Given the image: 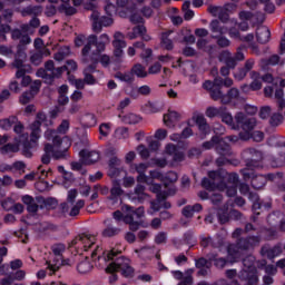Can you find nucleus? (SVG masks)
<instances>
[{"mask_svg":"<svg viewBox=\"0 0 285 285\" xmlns=\"http://www.w3.org/2000/svg\"><path fill=\"white\" fill-rule=\"evenodd\" d=\"M69 129H70V122H68V120H63L58 127V131L52 130L53 132H56V135L60 139V147H61V136L59 135H66Z\"/></svg>","mask_w":285,"mask_h":285,"instance_id":"obj_44","label":"nucleus"},{"mask_svg":"<svg viewBox=\"0 0 285 285\" xmlns=\"http://www.w3.org/2000/svg\"><path fill=\"white\" fill-rule=\"evenodd\" d=\"M112 130V125L110 122H104L99 126V134L101 137H108Z\"/></svg>","mask_w":285,"mask_h":285,"instance_id":"obj_50","label":"nucleus"},{"mask_svg":"<svg viewBox=\"0 0 285 285\" xmlns=\"http://www.w3.org/2000/svg\"><path fill=\"white\" fill-rule=\"evenodd\" d=\"M78 272L85 275L86 273H90L92 271V264L90 261L85 259L78 264Z\"/></svg>","mask_w":285,"mask_h":285,"instance_id":"obj_42","label":"nucleus"},{"mask_svg":"<svg viewBox=\"0 0 285 285\" xmlns=\"http://www.w3.org/2000/svg\"><path fill=\"white\" fill-rule=\"evenodd\" d=\"M177 179H178L177 173L169 171L168 174H166V176L160 174V178L154 179V184H156V181H164L165 188H167L168 184H175V181H177Z\"/></svg>","mask_w":285,"mask_h":285,"instance_id":"obj_26","label":"nucleus"},{"mask_svg":"<svg viewBox=\"0 0 285 285\" xmlns=\"http://www.w3.org/2000/svg\"><path fill=\"white\" fill-rule=\"evenodd\" d=\"M199 210H202V205L196 204L194 206H186L183 209V215L185 217H193V215H195V213H199Z\"/></svg>","mask_w":285,"mask_h":285,"instance_id":"obj_41","label":"nucleus"},{"mask_svg":"<svg viewBox=\"0 0 285 285\" xmlns=\"http://www.w3.org/2000/svg\"><path fill=\"white\" fill-rule=\"evenodd\" d=\"M97 41V37L96 36H89L86 38V36H78L75 39V45L77 46V48H81V46H85L82 48V61L83 63H88V55L90 52V49L92 48V46H95Z\"/></svg>","mask_w":285,"mask_h":285,"instance_id":"obj_12","label":"nucleus"},{"mask_svg":"<svg viewBox=\"0 0 285 285\" xmlns=\"http://www.w3.org/2000/svg\"><path fill=\"white\" fill-rule=\"evenodd\" d=\"M203 88H205V90H210L212 91V97L213 99H220L222 98V91H216L215 89L217 88L215 82L207 80L204 82Z\"/></svg>","mask_w":285,"mask_h":285,"instance_id":"obj_31","label":"nucleus"},{"mask_svg":"<svg viewBox=\"0 0 285 285\" xmlns=\"http://www.w3.org/2000/svg\"><path fill=\"white\" fill-rule=\"evenodd\" d=\"M90 59H91L94 66L96 63L100 62L101 66H104L106 68L110 63V56H108V55H101L99 58H97V55L94 53L90 56Z\"/></svg>","mask_w":285,"mask_h":285,"instance_id":"obj_35","label":"nucleus"},{"mask_svg":"<svg viewBox=\"0 0 285 285\" xmlns=\"http://www.w3.org/2000/svg\"><path fill=\"white\" fill-rule=\"evenodd\" d=\"M48 2L57 6L58 10L65 14H75L77 12V9L70 6V0H48Z\"/></svg>","mask_w":285,"mask_h":285,"instance_id":"obj_17","label":"nucleus"},{"mask_svg":"<svg viewBox=\"0 0 285 285\" xmlns=\"http://www.w3.org/2000/svg\"><path fill=\"white\" fill-rule=\"evenodd\" d=\"M32 99H35V94L24 92L20 96V104H22V105L30 104V101H32Z\"/></svg>","mask_w":285,"mask_h":285,"instance_id":"obj_61","label":"nucleus"},{"mask_svg":"<svg viewBox=\"0 0 285 285\" xmlns=\"http://www.w3.org/2000/svg\"><path fill=\"white\" fill-rule=\"evenodd\" d=\"M202 246H204V248H207V246H214L215 248H219V240L206 237L202 239Z\"/></svg>","mask_w":285,"mask_h":285,"instance_id":"obj_58","label":"nucleus"},{"mask_svg":"<svg viewBox=\"0 0 285 285\" xmlns=\"http://www.w3.org/2000/svg\"><path fill=\"white\" fill-rule=\"evenodd\" d=\"M164 157L163 159L154 160L151 164L154 166H159L160 168H164L165 166H168V163L171 161V165L175 166V164H179V161H184V153L179 151L177 147L173 144H168L165 147L164 150Z\"/></svg>","mask_w":285,"mask_h":285,"instance_id":"obj_6","label":"nucleus"},{"mask_svg":"<svg viewBox=\"0 0 285 285\" xmlns=\"http://www.w3.org/2000/svg\"><path fill=\"white\" fill-rule=\"evenodd\" d=\"M146 32V27L144 26H138L136 28L132 29V32H129L127 35L128 39L132 40V39H137V37L144 35Z\"/></svg>","mask_w":285,"mask_h":285,"instance_id":"obj_48","label":"nucleus"},{"mask_svg":"<svg viewBox=\"0 0 285 285\" xmlns=\"http://www.w3.org/2000/svg\"><path fill=\"white\" fill-rule=\"evenodd\" d=\"M130 170L131 173H138L137 181L139 184H147V186H149V190L157 195V203H151V215L153 213H157V210H159V204L163 202V199H166V197L170 195H175V190H161V185L155 183V179H161V173L154 170L150 171L149 176L144 175L146 170H148V164L140 163L131 165Z\"/></svg>","mask_w":285,"mask_h":285,"instance_id":"obj_1","label":"nucleus"},{"mask_svg":"<svg viewBox=\"0 0 285 285\" xmlns=\"http://www.w3.org/2000/svg\"><path fill=\"white\" fill-rule=\"evenodd\" d=\"M170 32H167L161 36V46L165 50H173V40L168 38Z\"/></svg>","mask_w":285,"mask_h":285,"instance_id":"obj_55","label":"nucleus"},{"mask_svg":"<svg viewBox=\"0 0 285 285\" xmlns=\"http://www.w3.org/2000/svg\"><path fill=\"white\" fill-rule=\"evenodd\" d=\"M202 184L204 188H207V190H210V191L209 194H206L205 191H200L199 197H202V199H208V197H210L212 202L214 204H217L222 199V195L219 193L224 190V184H220L215 187V185L212 184L208 178H204Z\"/></svg>","mask_w":285,"mask_h":285,"instance_id":"obj_9","label":"nucleus"},{"mask_svg":"<svg viewBox=\"0 0 285 285\" xmlns=\"http://www.w3.org/2000/svg\"><path fill=\"white\" fill-rule=\"evenodd\" d=\"M120 119H121L122 124H129V125H135V124L141 122V116H139L137 114H132V112L120 116Z\"/></svg>","mask_w":285,"mask_h":285,"instance_id":"obj_28","label":"nucleus"},{"mask_svg":"<svg viewBox=\"0 0 285 285\" xmlns=\"http://www.w3.org/2000/svg\"><path fill=\"white\" fill-rule=\"evenodd\" d=\"M188 8H190V2H184L183 10L185 12L184 17H185L186 21H190V19H193V17H195V12H193V10H190Z\"/></svg>","mask_w":285,"mask_h":285,"instance_id":"obj_59","label":"nucleus"},{"mask_svg":"<svg viewBox=\"0 0 285 285\" xmlns=\"http://www.w3.org/2000/svg\"><path fill=\"white\" fill-rule=\"evenodd\" d=\"M108 43H110V37H108L106 33H102L98 40L96 38V43H94V46H96L97 52H104Z\"/></svg>","mask_w":285,"mask_h":285,"instance_id":"obj_24","label":"nucleus"},{"mask_svg":"<svg viewBox=\"0 0 285 285\" xmlns=\"http://www.w3.org/2000/svg\"><path fill=\"white\" fill-rule=\"evenodd\" d=\"M41 124H45V126H52V120H47L46 114L39 112L37 115V120L30 126V140H28V135L19 136V140L16 145H6L0 148V153L2 155H11V153H19V148H21V146L24 151L30 150V148H33L35 144L39 141V137H41Z\"/></svg>","mask_w":285,"mask_h":285,"instance_id":"obj_2","label":"nucleus"},{"mask_svg":"<svg viewBox=\"0 0 285 285\" xmlns=\"http://www.w3.org/2000/svg\"><path fill=\"white\" fill-rule=\"evenodd\" d=\"M240 193L243 195H248V198L252 199V202H257L258 197L253 194V193H248V185H240Z\"/></svg>","mask_w":285,"mask_h":285,"instance_id":"obj_60","label":"nucleus"},{"mask_svg":"<svg viewBox=\"0 0 285 285\" xmlns=\"http://www.w3.org/2000/svg\"><path fill=\"white\" fill-rule=\"evenodd\" d=\"M119 164V158L114 157L111 158L110 163H109V171L108 175L109 177H117V175L119 174V169L115 168V166H117Z\"/></svg>","mask_w":285,"mask_h":285,"instance_id":"obj_46","label":"nucleus"},{"mask_svg":"<svg viewBox=\"0 0 285 285\" xmlns=\"http://www.w3.org/2000/svg\"><path fill=\"white\" fill-rule=\"evenodd\" d=\"M163 121L167 128H175V124L179 121V114L177 111L169 110L164 115Z\"/></svg>","mask_w":285,"mask_h":285,"instance_id":"obj_20","label":"nucleus"},{"mask_svg":"<svg viewBox=\"0 0 285 285\" xmlns=\"http://www.w3.org/2000/svg\"><path fill=\"white\" fill-rule=\"evenodd\" d=\"M154 137L158 141H164V139H166V137H168V131L166 129H158V130H156Z\"/></svg>","mask_w":285,"mask_h":285,"instance_id":"obj_63","label":"nucleus"},{"mask_svg":"<svg viewBox=\"0 0 285 285\" xmlns=\"http://www.w3.org/2000/svg\"><path fill=\"white\" fill-rule=\"evenodd\" d=\"M83 122L87 128H92V126H97V117L94 114H87L83 117Z\"/></svg>","mask_w":285,"mask_h":285,"instance_id":"obj_53","label":"nucleus"},{"mask_svg":"<svg viewBox=\"0 0 285 285\" xmlns=\"http://www.w3.org/2000/svg\"><path fill=\"white\" fill-rule=\"evenodd\" d=\"M135 253H138L139 257L148 258V257H153V255H155V249L145 247L141 249H136Z\"/></svg>","mask_w":285,"mask_h":285,"instance_id":"obj_56","label":"nucleus"},{"mask_svg":"<svg viewBox=\"0 0 285 285\" xmlns=\"http://www.w3.org/2000/svg\"><path fill=\"white\" fill-rule=\"evenodd\" d=\"M219 59L220 61H224L226 66H228V68H233L234 66H236V61H244V52L238 50L236 56L233 57L230 56V52L223 51Z\"/></svg>","mask_w":285,"mask_h":285,"instance_id":"obj_16","label":"nucleus"},{"mask_svg":"<svg viewBox=\"0 0 285 285\" xmlns=\"http://www.w3.org/2000/svg\"><path fill=\"white\" fill-rule=\"evenodd\" d=\"M75 244L78 248L82 250H88L97 244V237L90 234H81L79 237L76 238Z\"/></svg>","mask_w":285,"mask_h":285,"instance_id":"obj_13","label":"nucleus"},{"mask_svg":"<svg viewBox=\"0 0 285 285\" xmlns=\"http://www.w3.org/2000/svg\"><path fill=\"white\" fill-rule=\"evenodd\" d=\"M235 121L237 124V128H243V130H253L255 126H257V120L253 117H246L244 114H237L235 116Z\"/></svg>","mask_w":285,"mask_h":285,"instance_id":"obj_15","label":"nucleus"},{"mask_svg":"<svg viewBox=\"0 0 285 285\" xmlns=\"http://www.w3.org/2000/svg\"><path fill=\"white\" fill-rule=\"evenodd\" d=\"M242 250H244V248L237 246V245H230L228 247V262H237V259H239V257H242Z\"/></svg>","mask_w":285,"mask_h":285,"instance_id":"obj_23","label":"nucleus"},{"mask_svg":"<svg viewBox=\"0 0 285 285\" xmlns=\"http://www.w3.org/2000/svg\"><path fill=\"white\" fill-rule=\"evenodd\" d=\"M233 183H228V185L226 186L227 188V196L228 197H235V195H237V175H233L232 176Z\"/></svg>","mask_w":285,"mask_h":285,"instance_id":"obj_36","label":"nucleus"},{"mask_svg":"<svg viewBox=\"0 0 285 285\" xmlns=\"http://www.w3.org/2000/svg\"><path fill=\"white\" fill-rule=\"evenodd\" d=\"M52 253L55 257L47 262V268L50 271V273H57L61 266H70V261H63L61 255H63V252L66 250V245L63 244H56L52 246Z\"/></svg>","mask_w":285,"mask_h":285,"instance_id":"obj_7","label":"nucleus"},{"mask_svg":"<svg viewBox=\"0 0 285 285\" xmlns=\"http://www.w3.org/2000/svg\"><path fill=\"white\" fill-rule=\"evenodd\" d=\"M65 70H67V75L70 76V72H75V70H77V62L75 60H68L65 66Z\"/></svg>","mask_w":285,"mask_h":285,"instance_id":"obj_64","label":"nucleus"},{"mask_svg":"<svg viewBox=\"0 0 285 285\" xmlns=\"http://www.w3.org/2000/svg\"><path fill=\"white\" fill-rule=\"evenodd\" d=\"M220 117L224 124H227V126H230L232 128H237L233 125V116L229 112H226V109L220 114Z\"/></svg>","mask_w":285,"mask_h":285,"instance_id":"obj_57","label":"nucleus"},{"mask_svg":"<svg viewBox=\"0 0 285 285\" xmlns=\"http://www.w3.org/2000/svg\"><path fill=\"white\" fill-rule=\"evenodd\" d=\"M145 188L141 185H138L135 189V194L129 196V199H131V202H144V199H146V197H148L146 195V193H144Z\"/></svg>","mask_w":285,"mask_h":285,"instance_id":"obj_29","label":"nucleus"},{"mask_svg":"<svg viewBox=\"0 0 285 285\" xmlns=\"http://www.w3.org/2000/svg\"><path fill=\"white\" fill-rule=\"evenodd\" d=\"M212 12L215 17H218L220 21H226V19H228V7H213Z\"/></svg>","mask_w":285,"mask_h":285,"instance_id":"obj_30","label":"nucleus"},{"mask_svg":"<svg viewBox=\"0 0 285 285\" xmlns=\"http://www.w3.org/2000/svg\"><path fill=\"white\" fill-rule=\"evenodd\" d=\"M118 8H125V10H119L118 14L119 17H122L126 19V17H129V20L131 23H141L144 21V18L135 12V7H132V2H129L128 0H117Z\"/></svg>","mask_w":285,"mask_h":285,"instance_id":"obj_11","label":"nucleus"},{"mask_svg":"<svg viewBox=\"0 0 285 285\" xmlns=\"http://www.w3.org/2000/svg\"><path fill=\"white\" fill-rule=\"evenodd\" d=\"M224 112V108H215V107H209L206 110V117H209L213 119V117H222V114Z\"/></svg>","mask_w":285,"mask_h":285,"instance_id":"obj_51","label":"nucleus"},{"mask_svg":"<svg viewBox=\"0 0 285 285\" xmlns=\"http://www.w3.org/2000/svg\"><path fill=\"white\" fill-rule=\"evenodd\" d=\"M121 195H124V189H121V186L115 184L114 187L111 188V198H110L111 204H115V200L118 197H121Z\"/></svg>","mask_w":285,"mask_h":285,"instance_id":"obj_47","label":"nucleus"},{"mask_svg":"<svg viewBox=\"0 0 285 285\" xmlns=\"http://www.w3.org/2000/svg\"><path fill=\"white\" fill-rule=\"evenodd\" d=\"M95 68L96 66L91 65L85 69V81L89 86L95 85V78L92 77V75H90V72H95Z\"/></svg>","mask_w":285,"mask_h":285,"instance_id":"obj_43","label":"nucleus"},{"mask_svg":"<svg viewBox=\"0 0 285 285\" xmlns=\"http://www.w3.org/2000/svg\"><path fill=\"white\" fill-rule=\"evenodd\" d=\"M126 40H124V33L121 32H116L114 35V40H112V47H114V57L116 59H121L124 57V48H126Z\"/></svg>","mask_w":285,"mask_h":285,"instance_id":"obj_14","label":"nucleus"},{"mask_svg":"<svg viewBox=\"0 0 285 285\" xmlns=\"http://www.w3.org/2000/svg\"><path fill=\"white\" fill-rule=\"evenodd\" d=\"M14 124H17V117L12 116L0 120V128H2V130H10Z\"/></svg>","mask_w":285,"mask_h":285,"instance_id":"obj_39","label":"nucleus"},{"mask_svg":"<svg viewBox=\"0 0 285 285\" xmlns=\"http://www.w3.org/2000/svg\"><path fill=\"white\" fill-rule=\"evenodd\" d=\"M116 79H118L119 81H124L125 83H132V81H135V75L132 73V71L117 72Z\"/></svg>","mask_w":285,"mask_h":285,"instance_id":"obj_33","label":"nucleus"},{"mask_svg":"<svg viewBox=\"0 0 285 285\" xmlns=\"http://www.w3.org/2000/svg\"><path fill=\"white\" fill-rule=\"evenodd\" d=\"M244 99L239 97V90L230 89L226 96L222 97V104H232V106H237L242 104Z\"/></svg>","mask_w":285,"mask_h":285,"instance_id":"obj_18","label":"nucleus"},{"mask_svg":"<svg viewBox=\"0 0 285 285\" xmlns=\"http://www.w3.org/2000/svg\"><path fill=\"white\" fill-rule=\"evenodd\" d=\"M120 229L117 227L108 226L102 230L104 237H115V235H119Z\"/></svg>","mask_w":285,"mask_h":285,"instance_id":"obj_54","label":"nucleus"},{"mask_svg":"<svg viewBox=\"0 0 285 285\" xmlns=\"http://www.w3.org/2000/svg\"><path fill=\"white\" fill-rule=\"evenodd\" d=\"M233 26H237V23L233 20L227 22H219L217 20H213L210 23L213 32H220V35H226V32H229V36L232 38L242 39V36H239V31H237V29H233Z\"/></svg>","mask_w":285,"mask_h":285,"instance_id":"obj_10","label":"nucleus"},{"mask_svg":"<svg viewBox=\"0 0 285 285\" xmlns=\"http://www.w3.org/2000/svg\"><path fill=\"white\" fill-rule=\"evenodd\" d=\"M256 37L259 43H268L271 41V30L268 27H259L256 31Z\"/></svg>","mask_w":285,"mask_h":285,"instance_id":"obj_22","label":"nucleus"},{"mask_svg":"<svg viewBox=\"0 0 285 285\" xmlns=\"http://www.w3.org/2000/svg\"><path fill=\"white\" fill-rule=\"evenodd\" d=\"M262 255L263 257H267L268 259H275V257H278V255H282V247H263L262 248Z\"/></svg>","mask_w":285,"mask_h":285,"instance_id":"obj_25","label":"nucleus"},{"mask_svg":"<svg viewBox=\"0 0 285 285\" xmlns=\"http://www.w3.org/2000/svg\"><path fill=\"white\" fill-rule=\"evenodd\" d=\"M121 210L122 212L116 210L112 214L116 222H125V224H128L130 230H139V228L144 226V223L138 220L141 219L144 215H146L144 207H138L135 209L134 207L124 205Z\"/></svg>","mask_w":285,"mask_h":285,"instance_id":"obj_3","label":"nucleus"},{"mask_svg":"<svg viewBox=\"0 0 285 285\" xmlns=\"http://www.w3.org/2000/svg\"><path fill=\"white\" fill-rule=\"evenodd\" d=\"M12 39H20V42L23 46H28V43H30L31 41L30 37H28L27 35H23L19 29H16L12 31Z\"/></svg>","mask_w":285,"mask_h":285,"instance_id":"obj_38","label":"nucleus"},{"mask_svg":"<svg viewBox=\"0 0 285 285\" xmlns=\"http://www.w3.org/2000/svg\"><path fill=\"white\" fill-rule=\"evenodd\" d=\"M195 122L197 124L200 132H203L204 135H207V132H210V127L206 122V118H204V116H196Z\"/></svg>","mask_w":285,"mask_h":285,"instance_id":"obj_32","label":"nucleus"},{"mask_svg":"<svg viewBox=\"0 0 285 285\" xmlns=\"http://www.w3.org/2000/svg\"><path fill=\"white\" fill-rule=\"evenodd\" d=\"M80 157L83 164H95L99 161V154L95 150L85 149L80 151Z\"/></svg>","mask_w":285,"mask_h":285,"instance_id":"obj_19","label":"nucleus"},{"mask_svg":"<svg viewBox=\"0 0 285 285\" xmlns=\"http://www.w3.org/2000/svg\"><path fill=\"white\" fill-rule=\"evenodd\" d=\"M45 138L47 141H52V145L47 144L45 146V155L41 157L42 164H50V157L55 159H63L66 157V150L70 144L61 148V138L58 137L57 132L52 129H47L45 132Z\"/></svg>","mask_w":285,"mask_h":285,"instance_id":"obj_4","label":"nucleus"},{"mask_svg":"<svg viewBox=\"0 0 285 285\" xmlns=\"http://www.w3.org/2000/svg\"><path fill=\"white\" fill-rule=\"evenodd\" d=\"M117 272H120L124 277H132V273H135V271L130 266V259L125 257L117 258L116 262L110 263L106 268V273Z\"/></svg>","mask_w":285,"mask_h":285,"instance_id":"obj_8","label":"nucleus"},{"mask_svg":"<svg viewBox=\"0 0 285 285\" xmlns=\"http://www.w3.org/2000/svg\"><path fill=\"white\" fill-rule=\"evenodd\" d=\"M69 102L68 96H58V107L50 111L51 117L55 119L59 112H63V106H68Z\"/></svg>","mask_w":285,"mask_h":285,"instance_id":"obj_21","label":"nucleus"},{"mask_svg":"<svg viewBox=\"0 0 285 285\" xmlns=\"http://www.w3.org/2000/svg\"><path fill=\"white\" fill-rule=\"evenodd\" d=\"M136 48H144V42H135L132 47H128L127 55L129 57H135L136 55Z\"/></svg>","mask_w":285,"mask_h":285,"instance_id":"obj_62","label":"nucleus"},{"mask_svg":"<svg viewBox=\"0 0 285 285\" xmlns=\"http://www.w3.org/2000/svg\"><path fill=\"white\" fill-rule=\"evenodd\" d=\"M21 59L16 58L12 63V67L17 69L16 71V79H21L20 85L17 80H12L9 85V90L12 92H21V88H28L30 83H32V78L30 76H26L27 72H31L32 68L30 65L23 63L26 59V53L20 55Z\"/></svg>","mask_w":285,"mask_h":285,"instance_id":"obj_5","label":"nucleus"},{"mask_svg":"<svg viewBox=\"0 0 285 285\" xmlns=\"http://www.w3.org/2000/svg\"><path fill=\"white\" fill-rule=\"evenodd\" d=\"M68 206H70V212L69 215L70 217H77V215L79 214V212L81 210V208H83V206H86V202L83 200H78L76 204H68Z\"/></svg>","mask_w":285,"mask_h":285,"instance_id":"obj_34","label":"nucleus"},{"mask_svg":"<svg viewBox=\"0 0 285 285\" xmlns=\"http://www.w3.org/2000/svg\"><path fill=\"white\" fill-rule=\"evenodd\" d=\"M131 73L136 75V77H139L140 79L148 77V71H146V67L141 65L134 66L131 69Z\"/></svg>","mask_w":285,"mask_h":285,"instance_id":"obj_40","label":"nucleus"},{"mask_svg":"<svg viewBox=\"0 0 285 285\" xmlns=\"http://www.w3.org/2000/svg\"><path fill=\"white\" fill-rule=\"evenodd\" d=\"M115 139H128L129 134H128V128L126 127H119L115 130L114 132Z\"/></svg>","mask_w":285,"mask_h":285,"instance_id":"obj_49","label":"nucleus"},{"mask_svg":"<svg viewBox=\"0 0 285 285\" xmlns=\"http://www.w3.org/2000/svg\"><path fill=\"white\" fill-rule=\"evenodd\" d=\"M91 21H92V28L96 32H98L99 30H101V24H99L101 22V19H99V12L94 11L91 13Z\"/></svg>","mask_w":285,"mask_h":285,"instance_id":"obj_52","label":"nucleus"},{"mask_svg":"<svg viewBox=\"0 0 285 285\" xmlns=\"http://www.w3.org/2000/svg\"><path fill=\"white\" fill-rule=\"evenodd\" d=\"M268 178L266 176H255L252 178V186L253 188H255L256 190H259V188H264V186H266V180Z\"/></svg>","mask_w":285,"mask_h":285,"instance_id":"obj_37","label":"nucleus"},{"mask_svg":"<svg viewBox=\"0 0 285 285\" xmlns=\"http://www.w3.org/2000/svg\"><path fill=\"white\" fill-rule=\"evenodd\" d=\"M252 79L253 82L250 83L252 90H261L262 89V77H259V73L252 72Z\"/></svg>","mask_w":285,"mask_h":285,"instance_id":"obj_45","label":"nucleus"},{"mask_svg":"<svg viewBox=\"0 0 285 285\" xmlns=\"http://www.w3.org/2000/svg\"><path fill=\"white\" fill-rule=\"evenodd\" d=\"M239 19H240V23H239V28L240 30H243V32H245L246 30H248V21H250V19H253V13L248 12V11H242L239 13Z\"/></svg>","mask_w":285,"mask_h":285,"instance_id":"obj_27","label":"nucleus"}]
</instances>
